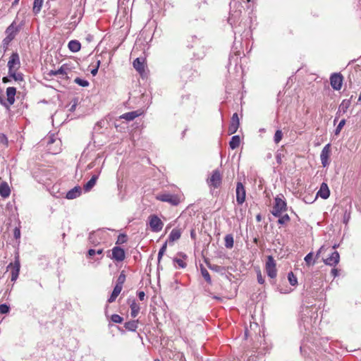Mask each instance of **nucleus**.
Here are the masks:
<instances>
[{
    "label": "nucleus",
    "instance_id": "f257e3e1",
    "mask_svg": "<svg viewBox=\"0 0 361 361\" xmlns=\"http://www.w3.org/2000/svg\"><path fill=\"white\" fill-rule=\"evenodd\" d=\"M156 199L161 202H168L173 206H177L181 202V195L177 194L162 193L157 195L156 196Z\"/></svg>",
    "mask_w": 361,
    "mask_h": 361
},
{
    "label": "nucleus",
    "instance_id": "f03ea898",
    "mask_svg": "<svg viewBox=\"0 0 361 361\" xmlns=\"http://www.w3.org/2000/svg\"><path fill=\"white\" fill-rule=\"evenodd\" d=\"M61 140L54 134L49 135L47 141V150L53 154L59 153L61 152Z\"/></svg>",
    "mask_w": 361,
    "mask_h": 361
},
{
    "label": "nucleus",
    "instance_id": "7ed1b4c3",
    "mask_svg": "<svg viewBox=\"0 0 361 361\" xmlns=\"http://www.w3.org/2000/svg\"><path fill=\"white\" fill-rule=\"evenodd\" d=\"M286 209L287 204L286 201L279 196L276 197L271 214L276 217H279L282 212L286 211Z\"/></svg>",
    "mask_w": 361,
    "mask_h": 361
},
{
    "label": "nucleus",
    "instance_id": "20e7f679",
    "mask_svg": "<svg viewBox=\"0 0 361 361\" xmlns=\"http://www.w3.org/2000/svg\"><path fill=\"white\" fill-rule=\"evenodd\" d=\"M148 220L150 229L152 232L158 233L162 230L164 223L158 216L155 214L150 215Z\"/></svg>",
    "mask_w": 361,
    "mask_h": 361
},
{
    "label": "nucleus",
    "instance_id": "39448f33",
    "mask_svg": "<svg viewBox=\"0 0 361 361\" xmlns=\"http://www.w3.org/2000/svg\"><path fill=\"white\" fill-rule=\"evenodd\" d=\"M11 269V281L15 282L18 278L20 269V263L18 257L15 258L13 263L11 262L8 265L7 269Z\"/></svg>",
    "mask_w": 361,
    "mask_h": 361
},
{
    "label": "nucleus",
    "instance_id": "423d86ee",
    "mask_svg": "<svg viewBox=\"0 0 361 361\" xmlns=\"http://www.w3.org/2000/svg\"><path fill=\"white\" fill-rule=\"evenodd\" d=\"M266 271L268 275L271 279H274L276 276V262L274 257L271 255L268 256L267 260L266 262Z\"/></svg>",
    "mask_w": 361,
    "mask_h": 361
},
{
    "label": "nucleus",
    "instance_id": "0eeeda50",
    "mask_svg": "<svg viewBox=\"0 0 361 361\" xmlns=\"http://www.w3.org/2000/svg\"><path fill=\"white\" fill-rule=\"evenodd\" d=\"M236 202L238 204H243L245 201L246 192L244 185L241 182L236 184Z\"/></svg>",
    "mask_w": 361,
    "mask_h": 361
},
{
    "label": "nucleus",
    "instance_id": "6e6552de",
    "mask_svg": "<svg viewBox=\"0 0 361 361\" xmlns=\"http://www.w3.org/2000/svg\"><path fill=\"white\" fill-rule=\"evenodd\" d=\"M330 154H331V145L327 144L323 147V149L321 152V154H320V159H321V162H322L323 167H326V166H329V159L330 157Z\"/></svg>",
    "mask_w": 361,
    "mask_h": 361
},
{
    "label": "nucleus",
    "instance_id": "1a4fd4ad",
    "mask_svg": "<svg viewBox=\"0 0 361 361\" xmlns=\"http://www.w3.org/2000/svg\"><path fill=\"white\" fill-rule=\"evenodd\" d=\"M330 82L333 89L339 90L343 83V76L340 73H333L330 77Z\"/></svg>",
    "mask_w": 361,
    "mask_h": 361
},
{
    "label": "nucleus",
    "instance_id": "9d476101",
    "mask_svg": "<svg viewBox=\"0 0 361 361\" xmlns=\"http://www.w3.org/2000/svg\"><path fill=\"white\" fill-rule=\"evenodd\" d=\"M20 66V59L17 53H13L8 62V71H16Z\"/></svg>",
    "mask_w": 361,
    "mask_h": 361
},
{
    "label": "nucleus",
    "instance_id": "9b49d317",
    "mask_svg": "<svg viewBox=\"0 0 361 361\" xmlns=\"http://www.w3.org/2000/svg\"><path fill=\"white\" fill-rule=\"evenodd\" d=\"M208 183L214 188H218L221 183V176L218 170H214L212 176L208 179Z\"/></svg>",
    "mask_w": 361,
    "mask_h": 361
},
{
    "label": "nucleus",
    "instance_id": "f8f14e48",
    "mask_svg": "<svg viewBox=\"0 0 361 361\" xmlns=\"http://www.w3.org/2000/svg\"><path fill=\"white\" fill-rule=\"evenodd\" d=\"M111 258L117 262H122L124 260L126 255L123 248L116 246L112 249Z\"/></svg>",
    "mask_w": 361,
    "mask_h": 361
},
{
    "label": "nucleus",
    "instance_id": "ddd939ff",
    "mask_svg": "<svg viewBox=\"0 0 361 361\" xmlns=\"http://www.w3.org/2000/svg\"><path fill=\"white\" fill-rule=\"evenodd\" d=\"M239 127V118L237 113L233 114L231 122L228 127V133L230 135L234 134L238 130Z\"/></svg>",
    "mask_w": 361,
    "mask_h": 361
},
{
    "label": "nucleus",
    "instance_id": "4468645a",
    "mask_svg": "<svg viewBox=\"0 0 361 361\" xmlns=\"http://www.w3.org/2000/svg\"><path fill=\"white\" fill-rule=\"evenodd\" d=\"M340 259L339 254L337 251H334L331 256L324 260V263L329 266H336Z\"/></svg>",
    "mask_w": 361,
    "mask_h": 361
},
{
    "label": "nucleus",
    "instance_id": "2eb2a0df",
    "mask_svg": "<svg viewBox=\"0 0 361 361\" xmlns=\"http://www.w3.org/2000/svg\"><path fill=\"white\" fill-rule=\"evenodd\" d=\"M330 195V191L326 183H322L319 190L317 192V196H319L322 199H327Z\"/></svg>",
    "mask_w": 361,
    "mask_h": 361
},
{
    "label": "nucleus",
    "instance_id": "dca6fc26",
    "mask_svg": "<svg viewBox=\"0 0 361 361\" xmlns=\"http://www.w3.org/2000/svg\"><path fill=\"white\" fill-rule=\"evenodd\" d=\"M181 234H182V231L180 228H173L169 235V238H168V241L169 243H173L174 241H176L178 240L180 236H181Z\"/></svg>",
    "mask_w": 361,
    "mask_h": 361
},
{
    "label": "nucleus",
    "instance_id": "f3484780",
    "mask_svg": "<svg viewBox=\"0 0 361 361\" xmlns=\"http://www.w3.org/2000/svg\"><path fill=\"white\" fill-rule=\"evenodd\" d=\"M81 194V188L80 186H75L73 189L70 190L66 195V197L68 200H73L79 197Z\"/></svg>",
    "mask_w": 361,
    "mask_h": 361
},
{
    "label": "nucleus",
    "instance_id": "a211bd4d",
    "mask_svg": "<svg viewBox=\"0 0 361 361\" xmlns=\"http://www.w3.org/2000/svg\"><path fill=\"white\" fill-rule=\"evenodd\" d=\"M11 194V189L6 182H2L0 184V195L3 198L8 197Z\"/></svg>",
    "mask_w": 361,
    "mask_h": 361
},
{
    "label": "nucleus",
    "instance_id": "6ab92c4d",
    "mask_svg": "<svg viewBox=\"0 0 361 361\" xmlns=\"http://www.w3.org/2000/svg\"><path fill=\"white\" fill-rule=\"evenodd\" d=\"M18 32V29L14 27L13 23L10 25L6 30V32L8 34L6 39H4V41L8 40L11 41L16 36V32Z\"/></svg>",
    "mask_w": 361,
    "mask_h": 361
},
{
    "label": "nucleus",
    "instance_id": "aec40b11",
    "mask_svg": "<svg viewBox=\"0 0 361 361\" xmlns=\"http://www.w3.org/2000/svg\"><path fill=\"white\" fill-rule=\"evenodd\" d=\"M133 67L134 68L138 71L139 73H142L145 71L144 66V59L140 58H137L133 61Z\"/></svg>",
    "mask_w": 361,
    "mask_h": 361
},
{
    "label": "nucleus",
    "instance_id": "412c9836",
    "mask_svg": "<svg viewBox=\"0 0 361 361\" xmlns=\"http://www.w3.org/2000/svg\"><path fill=\"white\" fill-rule=\"evenodd\" d=\"M69 70L68 67L67 66V65L66 64H63V66H61L58 70L56 71H53L51 70L49 75L50 76H55V75H66L67 74V72Z\"/></svg>",
    "mask_w": 361,
    "mask_h": 361
},
{
    "label": "nucleus",
    "instance_id": "4be33fe9",
    "mask_svg": "<svg viewBox=\"0 0 361 361\" xmlns=\"http://www.w3.org/2000/svg\"><path fill=\"white\" fill-rule=\"evenodd\" d=\"M99 178V174H95L92 176L90 180L84 185V190L86 192L90 191L96 184V182Z\"/></svg>",
    "mask_w": 361,
    "mask_h": 361
},
{
    "label": "nucleus",
    "instance_id": "5701e85b",
    "mask_svg": "<svg viewBox=\"0 0 361 361\" xmlns=\"http://www.w3.org/2000/svg\"><path fill=\"white\" fill-rule=\"evenodd\" d=\"M130 307L131 317L133 318L136 317L140 312V305L133 300L130 305Z\"/></svg>",
    "mask_w": 361,
    "mask_h": 361
},
{
    "label": "nucleus",
    "instance_id": "b1692460",
    "mask_svg": "<svg viewBox=\"0 0 361 361\" xmlns=\"http://www.w3.org/2000/svg\"><path fill=\"white\" fill-rule=\"evenodd\" d=\"M123 287L115 286L113 292L110 296V298L108 299V302L111 303L114 302L118 297V295L121 293Z\"/></svg>",
    "mask_w": 361,
    "mask_h": 361
},
{
    "label": "nucleus",
    "instance_id": "393cba45",
    "mask_svg": "<svg viewBox=\"0 0 361 361\" xmlns=\"http://www.w3.org/2000/svg\"><path fill=\"white\" fill-rule=\"evenodd\" d=\"M68 47L72 52H78L81 48V44L78 40H71L68 42Z\"/></svg>",
    "mask_w": 361,
    "mask_h": 361
},
{
    "label": "nucleus",
    "instance_id": "a878e982",
    "mask_svg": "<svg viewBox=\"0 0 361 361\" xmlns=\"http://www.w3.org/2000/svg\"><path fill=\"white\" fill-rule=\"evenodd\" d=\"M140 115L137 111H130L123 114L121 118L127 121H133Z\"/></svg>",
    "mask_w": 361,
    "mask_h": 361
},
{
    "label": "nucleus",
    "instance_id": "bb28decb",
    "mask_svg": "<svg viewBox=\"0 0 361 361\" xmlns=\"http://www.w3.org/2000/svg\"><path fill=\"white\" fill-rule=\"evenodd\" d=\"M137 320H132L125 323L124 327L128 331H135L137 329Z\"/></svg>",
    "mask_w": 361,
    "mask_h": 361
},
{
    "label": "nucleus",
    "instance_id": "cd10ccee",
    "mask_svg": "<svg viewBox=\"0 0 361 361\" xmlns=\"http://www.w3.org/2000/svg\"><path fill=\"white\" fill-rule=\"evenodd\" d=\"M240 143V138L239 135H234L231 137L229 142V146L232 149L237 148Z\"/></svg>",
    "mask_w": 361,
    "mask_h": 361
},
{
    "label": "nucleus",
    "instance_id": "c85d7f7f",
    "mask_svg": "<svg viewBox=\"0 0 361 361\" xmlns=\"http://www.w3.org/2000/svg\"><path fill=\"white\" fill-rule=\"evenodd\" d=\"M16 71H12L11 72L8 71L9 77L12 78L17 82H23V74L21 73H16Z\"/></svg>",
    "mask_w": 361,
    "mask_h": 361
},
{
    "label": "nucleus",
    "instance_id": "c756f323",
    "mask_svg": "<svg viewBox=\"0 0 361 361\" xmlns=\"http://www.w3.org/2000/svg\"><path fill=\"white\" fill-rule=\"evenodd\" d=\"M44 0H34L32 11L37 14L41 11Z\"/></svg>",
    "mask_w": 361,
    "mask_h": 361
},
{
    "label": "nucleus",
    "instance_id": "7c9ffc66",
    "mask_svg": "<svg viewBox=\"0 0 361 361\" xmlns=\"http://www.w3.org/2000/svg\"><path fill=\"white\" fill-rule=\"evenodd\" d=\"M350 106V99L343 100L341 104L339 106V108H338L339 111L345 113Z\"/></svg>",
    "mask_w": 361,
    "mask_h": 361
},
{
    "label": "nucleus",
    "instance_id": "2f4dec72",
    "mask_svg": "<svg viewBox=\"0 0 361 361\" xmlns=\"http://www.w3.org/2000/svg\"><path fill=\"white\" fill-rule=\"evenodd\" d=\"M225 246L227 248H232L233 247V237L231 234H228L224 238Z\"/></svg>",
    "mask_w": 361,
    "mask_h": 361
},
{
    "label": "nucleus",
    "instance_id": "473e14b6",
    "mask_svg": "<svg viewBox=\"0 0 361 361\" xmlns=\"http://www.w3.org/2000/svg\"><path fill=\"white\" fill-rule=\"evenodd\" d=\"M201 274L203 276V278L205 279V281L209 283H211L212 282V280H211V277H210V275H209V273L208 272V271L203 267H201Z\"/></svg>",
    "mask_w": 361,
    "mask_h": 361
},
{
    "label": "nucleus",
    "instance_id": "72a5a7b5",
    "mask_svg": "<svg viewBox=\"0 0 361 361\" xmlns=\"http://www.w3.org/2000/svg\"><path fill=\"white\" fill-rule=\"evenodd\" d=\"M288 279L291 286H296L298 283L297 277L293 274L292 271L289 272L288 274Z\"/></svg>",
    "mask_w": 361,
    "mask_h": 361
},
{
    "label": "nucleus",
    "instance_id": "f704fd0d",
    "mask_svg": "<svg viewBox=\"0 0 361 361\" xmlns=\"http://www.w3.org/2000/svg\"><path fill=\"white\" fill-rule=\"evenodd\" d=\"M305 262H306V264L307 266H310V265H313L315 262L314 260H313V252H310L308 253L305 257Z\"/></svg>",
    "mask_w": 361,
    "mask_h": 361
},
{
    "label": "nucleus",
    "instance_id": "c9c22d12",
    "mask_svg": "<svg viewBox=\"0 0 361 361\" xmlns=\"http://www.w3.org/2000/svg\"><path fill=\"white\" fill-rule=\"evenodd\" d=\"M125 281H126V274H124V271H123L121 272L120 275L118 276V277L117 279V283L116 285L123 287V285L125 283Z\"/></svg>",
    "mask_w": 361,
    "mask_h": 361
},
{
    "label": "nucleus",
    "instance_id": "e433bc0d",
    "mask_svg": "<svg viewBox=\"0 0 361 361\" xmlns=\"http://www.w3.org/2000/svg\"><path fill=\"white\" fill-rule=\"evenodd\" d=\"M74 82L81 87H87L89 85V82L87 80L80 78H76L74 80Z\"/></svg>",
    "mask_w": 361,
    "mask_h": 361
},
{
    "label": "nucleus",
    "instance_id": "4c0bfd02",
    "mask_svg": "<svg viewBox=\"0 0 361 361\" xmlns=\"http://www.w3.org/2000/svg\"><path fill=\"white\" fill-rule=\"evenodd\" d=\"M167 243H168V241L165 242L159 251V253H158V262L159 263L160 262L162 256L164 255V252L166 250Z\"/></svg>",
    "mask_w": 361,
    "mask_h": 361
},
{
    "label": "nucleus",
    "instance_id": "58836bf2",
    "mask_svg": "<svg viewBox=\"0 0 361 361\" xmlns=\"http://www.w3.org/2000/svg\"><path fill=\"white\" fill-rule=\"evenodd\" d=\"M283 137V133L281 130H277L274 134V142L278 144Z\"/></svg>",
    "mask_w": 361,
    "mask_h": 361
},
{
    "label": "nucleus",
    "instance_id": "ea45409f",
    "mask_svg": "<svg viewBox=\"0 0 361 361\" xmlns=\"http://www.w3.org/2000/svg\"><path fill=\"white\" fill-rule=\"evenodd\" d=\"M289 221H290V217L288 214H284L283 216L281 215V216H279V219L278 220V224L283 225V224L288 222Z\"/></svg>",
    "mask_w": 361,
    "mask_h": 361
},
{
    "label": "nucleus",
    "instance_id": "a19ab883",
    "mask_svg": "<svg viewBox=\"0 0 361 361\" xmlns=\"http://www.w3.org/2000/svg\"><path fill=\"white\" fill-rule=\"evenodd\" d=\"M111 319L113 322L116 323V324H121L123 320V318L120 315L116 314H112Z\"/></svg>",
    "mask_w": 361,
    "mask_h": 361
},
{
    "label": "nucleus",
    "instance_id": "79ce46f5",
    "mask_svg": "<svg viewBox=\"0 0 361 361\" xmlns=\"http://www.w3.org/2000/svg\"><path fill=\"white\" fill-rule=\"evenodd\" d=\"M10 311V307L9 305L6 304H1L0 305V313L1 314H7Z\"/></svg>",
    "mask_w": 361,
    "mask_h": 361
},
{
    "label": "nucleus",
    "instance_id": "37998d69",
    "mask_svg": "<svg viewBox=\"0 0 361 361\" xmlns=\"http://www.w3.org/2000/svg\"><path fill=\"white\" fill-rule=\"evenodd\" d=\"M127 240V236L125 234H120L118 236L116 244L125 243Z\"/></svg>",
    "mask_w": 361,
    "mask_h": 361
},
{
    "label": "nucleus",
    "instance_id": "c03bdc74",
    "mask_svg": "<svg viewBox=\"0 0 361 361\" xmlns=\"http://www.w3.org/2000/svg\"><path fill=\"white\" fill-rule=\"evenodd\" d=\"M103 252V250L102 249H98V250H94V249H90L88 250V255L92 257V256H94L95 254H97V255H102Z\"/></svg>",
    "mask_w": 361,
    "mask_h": 361
},
{
    "label": "nucleus",
    "instance_id": "a18cd8bd",
    "mask_svg": "<svg viewBox=\"0 0 361 361\" xmlns=\"http://www.w3.org/2000/svg\"><path fill=\"white\" fill-rule=\"evenodd\" d=\"M345 123V121L344 119H343L340 121V123H338V125L337 126L336 129L335 133L336 135L340 133L342 128L344 126Z\"/></svg>",
    "mask_w": 361,
    "mask_h": 361
},
{
    "label": "nucleus",
    "instance_id": "49530a36",
    "mask_svg": "<svg viewBox=\"0 0 361 361\" xmlns=\"http://www.w3.org/2000/svg\"><path fill=\"white\" fill-rule=\"evenodd\" d=\"M174 262L176 263H177V264L179 266V267L180 268H185L186 267V263L181 259H178V258H176L174 259Z\"/></svg>",
    "mask_w": 361,
    "mask_h": 361
},
{
    "label": "nucleus",
    "instance_id": "de8ad7c7",
    "mask_svg": "<svg viewBox=\"0 0 361 361\" xmlns=\"http://www.w3.org/2000/svg\"><path fill=\"white\" fill-rule=\"evenodd\" d=\"M100 63H101V61L97 60L96 67L91 71V73L92 75L94 76L97 75Z\"/></svg>",
    "mask_w": 361,
    "mask_h": 361
},
{
    "label": "nucleus",
    "instance_id": "09e8293b",
    "mask_svg": "<svg viewBox=\"0 0 361 361\" xmlns=\"http://www.w3.org/2000/svg\"><path fill=\"white\" fill-rule=\"evenodd\" d=\"M8 140L6 136L4 134L1 133L0 134V143H2L4 145H7Z\"/></svg>",
    "mask_w": 361,
    "mask_h": 361
},
{
    "label": "nucleus",
    "instance_id": "8fccbe9b",
    "mask_svg": "<svg viewBox=\"0 0 361 361\" xmlns=\"http://www.w3.org/2000/svg\"><path fill=\"white\" fill-rule=\"evenodd\" d=\"M257 281L260 284H263L264 283V279H263L260 271L257 274Z\"/></svg>",
    "mask_w": 361,
    "mask_h": 361
},
{
    "label": "nucleus",
    "instance_id": "3c124183",
    "mask_svg": "<svg viewBox=\"0 0 361 361\" xmlns=\"http://www.w3.org/2000/svg\"><path fill=\"white\" fill-rule=\"evenodd\" d=\"M325 250V247L324 246H322L319 250L317 251V254H316V259H318L320 256V255L322 253V252H324Z\"/></svg>",
    "mask_w": 361,
    "mask_h": 361
},
{
    "label": "nucleus",
    "instance_id": "603ef678",
    "mask_svg": "<svg viewBox=\"0 0 361 361\" xmlns=\"http://www.w3.org/2000/svg\"><path fill=\"white\" fill-rule=\"evenodd\" d=\"M137 296L140 300H144L145 297V293L144 291H139L137 293Z\"/></svg>",
    "mask_w": 361,
    "mask_h": 361
},
{
    "label": "nucleus",
    "instance_id": "864d4df0",
    "mask_svg": "<svg viewBox=\"0 0 361 361\" xmlns=\"http://www.w3.org/2000/svg\"><path fill=\"white\" fill-rule=\"evenodd\" d=\"M14 236L16 238H19L20 236V231L19 228H15L14 230Z\"/></svg>",
    "mask_w": 361,
    "mask_h": 361
},
{
    "label": "nucleus",
    "instance_id": "5fc2aeb1",
    "mask_svg": "<svg viewBox=\"0 0 361 361\" xmlns=\"http://www.w3.org/2000/svg\"><path fill=\"white\" fill-rule=\"evenodd\" d=\"M331 274H332V276H333L334 277H336V276H338V269H331Z\"/></svg>",
    "mask_w": 361,
    "mask_h": 361
},
{
    "label": "nucleus",
    "instance_id": "6e6d98bb",
    "mask_svg": "<svg viewBox=\"0 0 361 361\" xmlns=\"http://www.w3.org/2000/svg\"><path fill=\"white\" fill-rule=\"evenodd\" d=\"M2 81H3V82L6 83V82H8L9 81V80L7 77H4V78H3Z\"/></svg>",
    "mask_w": 361,
    "mask_h": 361
},
{
    "label": "nucleus",
    "instance_id": "4d7b16f0",
    "mask_svg": "<svg viewBox=\"0 0 361 361\" xmlns=\"http://www.w3.org/2000/svg\"><path fill=\"white\" fill-rule=\"evenodd\" d=\"M18 1H19V0H14L13 4H16L18 3Z\"/></svg>",
    "mask_w": 361,
    "mask_h": 361
},
{
    "label": "nucleus",
    "instance_id": "13d9d810",
    "mask_svg": "<svg viewBox=\"0 0 361 361\" xmlns=\"http://www.w3.org/2000/svg\"><path fill=\"white\" fill-rule=\"evenodd\" d=\"M358 101H361V91H360V95H359Z\"/></svg>",
    "mask_w": 361,
    "mask_h": 361
},
{
    "label": "nucleus",
    "instance_id": "bf43d9fd",
    "mask_svg": "<svg viewBox=\"0 0 361 361\" xmlns=\"http://www.w3.org/2000/svg\"><path fill=\"white\" fill-rule=\"evenodd\" d=\"M56 143H55V144L52 145V148H53V149H54V148H56Z\"/></svg>",
    "mask_w": 361,
    "mask_h": 361
},
{
    "label": "nucleus",
    "instance_id": "052dcab7",
    "mask_svg": "<svg viewBox=\"0 0 361 361\" xmlns=\"http://www.w3.org/2000/svg\"><path fill=\"white\" fill-rule=\"evenodd\" d=\"M336 247H337V245H334L333 246V249H335V248H336Z\"/></svg>",
    "mask_w": 361,
    "mask_h": 361
},
{
    "label": "nucleus",
    "instance_id": "680f3d73",
    "mask_svg": "<svg viewBox=\"0 0 361 361\" xmlns=\"http://www.w3.org/2000/svg\"><path fill=\"white\" fill-rule=\"evenodd\" d=\"M257 219L259 221L260 220V217L259 216H257Z\"/></svg>",
    "mask_w": 361,
    "mask_h": 361
},
{
    "label": "nucleus",
    "instance_id": "e2e57ef3",
    "mask_svg": "<svg viewBox=\"0 0 361 361\" xmlns=\"http://www.w3.org/2000/svg\"><path fill=\"white\" fill-rule=\"evenodd\" d=\"M92 167V166L90 164L88 165V168L90 169Z\"/></svg>",
    "mask_w": 361,
    "mask_h": 361
},
{
    "label": "nucleus",
    "instance_id": "0e129e2a",
    "mask_svg": "<svg viewBox=\"0 0 361 361\" xmlns=\"http://www.w3.org/2000/svg\"><path fill=\"white\" fill-rule=\"evenodd\" d=\"M154 361H160V360H158V359H157V360H155Z\"/></svg>",
    "mask_w": 361,
    "mask_h": 361
},
{
    "label": "nucleus",
    "instance_id": "69168bd1",
    "mask_svg": "<svg viewBox=\"0 0 361 361\" xmlns=\"http://www.w3.org/2000/svg\"><path fill=\"white\" fill-rule=\"evenodd\" d=\"M247 2H250V1H251V0H247Z\"/></svg>",
    "mask_w": 361,
    "mask_h": 361
}]
</instances>
